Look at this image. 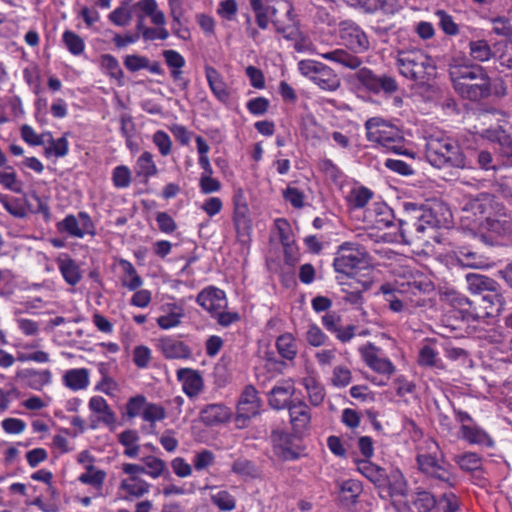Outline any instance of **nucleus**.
I'll list each match as a JSON object with an SVG mask.
<instances>
[{
    "mask_svg": "<svg viewBox=\"0 0 512 512\" xmlns=\"http://www.w3.org/2000/svg\"><path fill=\"white\" fill-rule=\"evenodd\" d=\"M357 470L369 481H371L378 489L383 486L385 481L384 475L386 473L383 468L365 459L357 461Z\"/></svg>",
    "mask_w": 512,
    "mask_h": 512,
    "instance_id": "473e14b6",
    "label": "nucleus"
},
{
    "mask_svg": "<svg viewBox=\"0 0 512 512\" xmlns=\"http://www.w3.org/2000/svg\"><path fill=\"white\" fill-rule=\"evenodd\" d=\"M399 90V85L395 77L382 74L378 75L374 94H380L381 92L385 95H392Z\"/></svg>",
    "mask_w": 512,
    "mask_h": 512,
    "instance_id": "864d4df0",
    "label": "nucleus"
},
{
    "mask_svg": "<svg viewBox=\"0 0 512 512\" xmlns=\"http://www.w3.org/2000/svg\"><path fill=\"white\" fill-rule=\"evenodd\" d=\"M318 55L325 60L334 62L352 70L360 68L363 63L361 58L342 48H337L326 52H319Z\"/></svg>",
    "mask_w": 512,
    "mask_h": 512,
    "instance_id": "b1692460",
    "label": "nucleus"
},
{
    "mask_svg": "<svg viewBox=\"0 0 512 512\" xmlns=\"http://www.w3.org/2000/svg\"><path fill=\"white\" fill-rule=\"evenodd\" d=\"M196 302L212 316L227 306L224 291L215 287H209L202 290L197 295Z\"/></svg>",
    "mask_w": 512,
    "mask_h": 512,
    "instance_id": "2eb2a0df",
    "label": "nucleus"
},
{
    "mask_svg": "<svg viewBox=\"0 0 512 512\" xmlns=\"http://www.w3.org/2000/svg\"><path fill=\"white\" fill-rule=\"evenodd\" d=\"M407 216L399 220V233L403 243L412 244L420 240L428 228L449 227L452 213L441 201H432L425 205L406 203Z\"/></svg>",
    "mask_w": 512,
    "mask_h": 512,
    "instance_id": "f257e3e1",
    "label": "nucleus"
},
{
    "mask_svg": "<svg viewBox=\"0 0 512 512\" xmlns=\"http://www.w3.org/2000/svg\"><path fill=\"white\" fill-rule=\"evenodd\" d=\"M276 349L282 358L289 361L294 360L298 353V346L293 334L286 332L280 335L276 339Z\"/></svg>",
    "mask_w": 512,
    "mask_h": 512,
    "instance_id": "f704fd0d",
    "label": "nucleus"
},
{
    "mask_svg": "<svg viewBox=\"0 0 512 512\" xmlns=\"http://www.w3.org/2000/svg\"><path fill=\"white\" fill-rule=\"evenodd\" d=\"M86 472L78 477V481L82 484L89 485L94 489L101 491L106 479V472L96 468L94 465L85 466Z\"/></svg>",
    "mask_w": 512,
    "mask_h": 512,
    "instance_id": "c9c22d12",
    "label": "nucleus"
},
{
    "mask_svg": "<svg viewBox=\"0 0 512 512\" xmlns=\"http://www.w3.org/2000/svg\"><path fill=\"white\" fill-rule=\"evenodd\" d=\"M111 180L115 188H128L132 182V172L126 165H118L112 170Z\"/></svg>",
    "mask_w": 512,
    "mask_h": 512,
    "instance_id": "a18cd8bd",
    "label": "nucleus"
},
{
    "mask_svg": "<svg viewBox=\"0 0 512 512\" xmlns=\"http://www.w3.org/2000/svg\"><path fill=\"white\" fill-rule=\"evenodd\" d=\"M459 437L470 444L493 446V440L488 433L477 424L460 426Z\"/></svg>",
    "mask_w": 512,
    "mask_h": 512,
    "instance_id": "c85d7f7f",
    "label": "nucleus"
},
{
    "mask_svg": "<svg viewBox=\"0 0 512 512\" xmlns=\"http://www.w3.org/2000/svg\"><path fill=\"white\" fill-rule=\"evenodd\" d=\"M368 141L378 144L387 151L402 153L403 135L398 127L381 117H372L365 122Z\"/></svg>",
    "mask_w": 512,
    "mask_h": 512,
    "instance_id": "39448f33",
    "label": "nucleus"
},
{
    "mask_svg": "<svg viewBox=\"0 0 512 512\" xmlns=\"http://www.w3.org/2000/svg\"><path fill=\"white\" fill-rule=\"evenodd\" d=\"M120 266L124 272V276L121 279L122 286L130 291H136L139 289L143 284V280L138 275L132 263L127 260H121Z\"/></svg>",
    "mask_w": 512,
    "mask_h": 512,
    "instance_id": "ea45409f",
    "label": "nucleus"
},
{
    "mask_svg": "<svg viewBox=\"0 0 512 512\" xmlns=\"http://www.w3.org/2000/svg\"><path fill=\"white\" fill-rule=\"evenodd\" d=\"M233 221L237 234L239 236H247L251 231L249 207L240 206V208H234Z\"/></svg>",
    "mask_w": 512,
    "mask_h": 512,
    "instance_id": "37998d69",
    "label": "nucleus"
},
{
    "mask_svg": "<svg viewBox=\"0 0 512 512\" xmlns=\"http://www.w3.org/2000/svg\"><path fill=\"white\" fill-rule=\"evenodd\" d=\"M395 59L399 73L418 85L429 83L436 75L435 62L422 49L399 50Z\"/></svg>",
    "mask_w": 512,
    "mask_h": 512,
    "instance_id": "7ed1b4c3",
    "label": "nucleus"
},
{
    "mask_svg": "<svg viewBox=\"0 0 512 512\" xmlns=\"http://www.w3.org/2000/svg\"><path fill=\"white\" fill-rule=\"evenodd\" d=\"M177 378L182 383L184 393L190 398L197 396L203 388V379L196 370L181 368L177 371Z\"/></svg>",
    "mask_w": 512,
    "mask_h": 512,
    "instance_id": "5701e85b",
    "label": "nucleus"
},
{
    "mask_svg": "<svg viewBox=\"0 0 512 512\" xmlns=\"http://www.w3.org/2000/svg\"><path fill=\"white\" fill-rule=\"evenodd\" d=\"M311 405L317 407L322 404L325 398L324 387L313 377H306L302 380Z\"/></svg>",
    "mask_w": 512,
    "mask_h": 512,
    "instance_id": "a19ab883",
    "label": "nucleus"
},
{
    "mask_svg": "<svg viewBox=\"0 0 512 512\" xmlns=\"http://www.w3.org/2000/svg\"><path fill=\"white\" fill-rule=\"evenodd\" d=\"M481 300L484 306L487 307L486 311L489 318L499 315L505 304L504 297L498 292L496 287L481 295Z\"/></svg>",
    "mask_w": 512,
    "mask_h": 512,
    "instance_id": "e433bc0d",
    "label": "nucleus"
},
{
    "mask_svg": "<svg viewBox=\"0 0 512 512\" xmlns=\"http://www.w3.org/2000/svg\"><path fill=\"white\" fill-rule=\"evenodd\" d=\"M361 493V483L357 480L349 479L341 484L339 498L344 505L349 506L357 502V499Z\"/></svg>",
    "mask_w": 512,
    "mask_h": 512,
    "instance_id": "4c0bfd02",
    "label": "nucleus"
},
{
    "mask_svg": "<svg viewBox=\"0 0 512 512\" xmlns=\"http://www.w3.org/2000/svg\"><path fill=\"white\" fill-rule=\"evenodd\" d=\"M503 207V203L499 202L493 194L483 192L466 197L462 211L466 214L465 218H470L472 215L475 217L474 221L481 226L497 212L502 211Z\"/></svg>",
    "mask_w": 512,
    "mask_h": 512,
    "instance_id": "423d86ee",
    "label": "nucleus"
},
{
    "mask_svg": "<svg viewBox=\"0 0 512 512\" xmlns=\"http://www.w3.org/2000/svg\"><path fill=\"white\" fill-rule=\"evenodd\" d=\"M16 377L23 381L27 387L38 391L52 382V373L48 369H21L17 371Z\"/></svg>",
    "mask_w": 512,
    "mask_h": 512,
    "instance_id": "412c9836",
    "label": "nucleus"
},
{
    "mask_svg": "<svg viewBox=\"0 0 512 512\" xmlns=\"http://www.w3.org/2000/svg\"><path fill=\"white\" fill-rule=\"evenodd\" d=\"M466 281L469 291L474 295H483L487 291L494 289L497 283L484 275L469 273L466 275Z\"/></svg>",
    "mask_w": 512,
    "mask_h": 512,
    "instance_id": "72a5a7b5",
    "label": "nucleus"
},
{
    "mask_svg": "<svg viewBox=\"0 0 512 512\" xmlns=\"http://www.w3.org/2000/svg\"><path fill=\"white\" fill-rule=\"evenodd\" d=\"M287 409L294 436L303 437L311 427L312 415L309 405L302 400H296Z\"/></svg>",
    "mask_w": 512,
    "mask_h": 512,
    "instance_id": "9b49d317",
    "label": "nucleus"
},
{
    "mask_svg": "<svg viewBox=\"0 0 512 512\" xmlns=\"http://www.w3.org/2000/svg\"><path fill=\"white\" fill-rule=\"evenodd\" d=\"M57 231L60 234H66L73 238H83L85 235L94 236V223L86 212H79L77 216L67 215L63 220L56 224Z\"/></svg>",
    "mask_w": 512,
    "mask_h": 512,
    "instance_id": "9d476101",
    "label": "nucleus"
},
{
    "mask_svg": "<svg viewBox=\"0 0 512 512\" xmlns=\"http://www.w3.org/2000/svg\"><path fill=\"white\" fill-rule=\"evenodd\" d=\"M435 497L428 491H419L416 493L413 504L419 512H429L436 506Z\"/></svg>",
    "mask_w": 512,
    "mask_h": 512,
    "instance_id": "052dcab7",
    "label": "nucleus"
},
{
    "mask_svg": "<svg viewBox=\"0 0 512 512\" xmlns=\"http://www.w3.org/2000/svg\"><path fill=\"white\" fill-rule=\"evenodd\" d=\"M487 307L484 306L481 295H474L471 298V308L467 315V321H480L489 318L486 311Z\"/></svg>",
    "mask_w": 512,
    "mask_h": 512,
    "instance_id": "4d7b16f0",
    "label": "nucleus"
},
{
    "mask_svg": "<svg viewBox=\"0 0 512 512\" xmlns=\"http://www.w3.org/2000/svg\"><path fill=\"white\" fill-rule=\"evenodd\" d=\"M418 467L427 477L438 480L452 487L456 483V476L451 472L450 465L443 459L432 454H419L416 458Z\"/></svg>",
    "mask_w": 512,
    "mask_h": 512,
    "instance_id": "1a4fd4ad",
    "label": "nucleus"
},
{
    "mask_svg": "<svg viewBox=\"0 0 512 512\" xmlns=\"http://www.w3.org/2000/svg\"><path fill=\"white\" fill-rule=\"evenodd\" d=\"M157 348L166 359H189L192 355V350L186 343L171 336L159 338Z\"/></svg>",
    "mask_w": 512,
    "mask_h": 512,
    "instance_id": "dca6fc26",
    "label": "nucleus"
},
{
    "mask_svg": "<svg viewBox=\"0 0 512 512\" xmlns=\"http://www.w3.org/2000/svg\"><path fill=\"white\" fill-rule=\"evenodd\" d=\"M63 42L68 51L73 55H80L85 49V43L83 39L75 32L67 30L62 36Z\"/></svg>",
    "mask_w": 512,
    "mask_h": 512,
    "instance_id": "603ef678",
    "label": "nucleus"
},
{
    "mask_svg": "<svg viewBox=\"0 0 512 512\" xmlns=\"http://www.w3.org/2000/svg\"><path fill=\"white\" fill-rule=\"evenodd\" d=\"M425 156L427 161L436 168H473L459 144L450 137H429L426 142Z\"/></svg>",
    "mask_w": 512,
    "mask_h": 512,
    "instance_id": "20e7f679",
    "label": "nucleus"
},
{
    "mask_svg": "<svg viewBox=\"0 0 512 512\" xmlns=\"http://www.w3.org/2000/svg\"><path fill=\"white\" fill-rule=\"evenodd\" d=\"M435 15L438 18L440 28L445 34L451 36L458 34V25L455 23L451 15L444 10H437Z\"/></svg>",
    "mask_w": 512,
    "mask_h": 512,
    "instance_id": "e2e57ef3",
    "label": "nucleus"
},
{
    "mask_svg": "<svg viewBox=\"0 0 512 512\" xmlns=\"http://www.w3.org/2000/svg\"><path fill=\"white\" fill-rule=\"evenodd\" d=\"M0 204L15 218H24L27 215L23 202L18 198L0 194Z\"/></svg>",
    "mask_w": 512,
    "mask_h": 512,
    "instance_id": "c03bdc74",
    "label": "nucleus"
},
{
    "mask_svg": "<svg viewBox=\"0 0 512 512\" xmlns=\"http://www.w3.org/2000/svg\"><path fill=\"white\" fill-rule=\"evenodd\" d=\"M295 386L292 380L278 381L267 394L269 406L274 410H283L293 403Z\"/></svg>",
    "mask_w": 512,
    "mask_h": 512,
    "instance_id": "ddd939ff",
    "label": "nucleus"
},
{
    "mask_svg": "<svg viewBox=\"0 0 512 512\" xmlns=\"http://www.w3.org/2000/svg\"><path fill=\"white\" fill-rule=\"evenodd\" d=\"M313 82L321 89L327 91H335L340 86L337 74L325 64L323 67H320V71Z\"/></svg>",
    "mask_w": 512,
    "mask_h": 512,
    "instance_id": "58836bf2",
    "label": "nucleus"
},
{
    "mask_svg": "<svg viewBox=\"0 0 512 512\" xmlns=\"http://www.w3.org/2000/svg\"><path fill=\"white\" fill-rule=\"evenodd\" d=\"M448 303L456 310H458L464 319H467L469 309L471 308V298L456 292L450 291L446 294Z\"/></svg>",
    "mask_w": 512,
    "mask_h": 512,
    "instance_id": "49530a36",
    "label": "nucleus"
},
{
    "mask_svg": "<svg viewBox=\"0 0 512 512\" xmlns=\"http://www.w3.org/2000/svg\"><path fill=\"white\" fill-rule=\"evenodd\" d=\"M210 499L220 511L230 512L236 508L235 497L226 490L211 494Z\"/></svg>",
    "mask_w": 512,
    "mask_h": 512,
    "instance_id": "de8ad7c7",
    "label": "nucleus"
},
{
    "mask_svg": "<svg viewBox=\"0 0 512 512\" xmlns=\"http://www.w3.org/2000/svg\"><path fill=\"white\" fill-rule=\"evenodd\" d=\"M89 410L97 415L96 421H93L91 427L97 428L99 424L113 427L116 424V414L110 408L107 401L102 396H93L88 402Z\"/></svg>",
    "mask_w": 512,
    "mask_h": 512,
    "instance_id": "f3484780",
    "label": "nucleus"
},
{
    "mask_svg": "<svg viewBox=\"0 0 512 512\" xmlns=\"http://www.w3.org/2000/svg\"><path fill=\"white\" fill-rule=\"evenodd\" d=\"M144 467H146V475L153 479H157L167 470L166 463L155 456H147L143 459Z\"/></svg>",
    "mask_w": 512,
    "mask_h": 512,
    "instance_id": "6e6d98bb",
    "label": "nucleus"
},
{
    "mask_svg": "<svg viewBox=\"0 0 512 512\" xmlns=\"http://www.w3.org/2000/svg\"><path fill=\"white\" fill-rule=\"evenodd\" d=\"M63 383L73 391L84 390L90 384V373L87 368L69 369L63 375Z\"/></svg>",
    "mask_w": 512,
    "mask_h": 512,
    "instance_id": "7c9ffc66",
    "label": "nucleus"
},
{
    "mask_svg": "<svg viewBox=\"0 0 512 512\" xmlns=\"http://www.w3.org/2000/svg\"><path fill=\"white\" fill-rule=\"evenodd\" d=\"M436 512H457L459 502L453 493H445L436 502Z\"/></svg>",
    "mask_w": 512,
    "mask_h": 512,
    "instance_id": "338daca9",
    "label": "nucleus"
},
{
    "mask_svg": "<svg viewBox=\"0 0 512 512\" xmlns=\"http://www.w3.org/2000/svg\"><path fill=\"white\" fill-rule=\"evenodd\" d=\"M306 340L311 346L320 347L326 344L328 336L316 324H311L306 332Z\"/></svg>",
    "mask_w": 512,
    "mask_h": 512,
    "instance_id": "774afa93",
    "label": "nucleus"
},
{
    "mask_svg": "<svg viewBox=\"0 0 512 512\" xmlns=\"http://www.w3.org/2000/svg\"><path fill=\"white\" fill-rule=\"evenodd\" d=\"M118 440L125 447L124 455L130 458L138 456L140 446L137 444L139 435L136 430L128 429L121 432L118 436Z\"/></svg>",
    "mask_w": 512,
    "mask_h": 512,
    "instance_id": "79ce46f5",
    "label": "nucleus"
},
{
    "mask_svg": "<svg viewBox=\"0 0 512 512\" xmlns=\"http://www.w3.org/2000/svg\"><path fill=\"white\" fill-rule=\"evenodd\" d=\"M469 49L471 57L476 61L484 62L492 56L491 48L485 40L471 41Z\"/></svg>",
    "mask_w": 512,
    "mask_h": 512,
    "instance_id": "3c124183",
    "label": "nucleus"
},
{
    "mask_svg": "<svg viewBox=\"0 0 512 512\" xmlns=\"http://www.w3.org/2000/svg\"><path fill=\"white\" fill-rule=\"evenodd\" d=\"M448 72L454 89L463 98L477 101L490 95V79L482 66L454 58Z\"/></svg>",
    "mask_w": 512,
    "mask_h": 512,
    "instance_id": "f03ea898",
    "label": "nucleus"
},
{
    "mask_svg": "<svg viewBox=\"0 0 512 512\" xmlns=\"http://www.w3.org/2000/svg\"><path fill=\"white\" fill-rule=\"evenodd\" d=\"M339 35L344 44L355 53L365 52L369 48L365 32L352 21L340 23Z\"/></svg>",
    "mask_w": 512,
    "mask_h": 512,
    "instance_id": "f8f14e48",
    "label": "nucleus"
},
{
    "mask_svg": "<svg viewBox=\"0 0 512 512\" xmlns=\"http://www.w3.org/2000/svg\"><path fill=\"white\" fill-rule=\"evenodd\" d=\"M366 257L367 253L360 244L344 242L336 252L333 267L338 273L351 275Z\"/></svg>",
    "mask_w": 512,
    "mask_h": 512,
    "instance_id": "0eeeda50",
    "label": "nucleus"
},
{
    "mask_svg": "<svg viewBox=\"0 0 512 512\" xmlns=\"http://www.w3.org/2000/svg\"><path fill=\"white\" fill-rule=\"evenodd\" d=\"M166 411L164 407L155 403H147L142 411V418L144 421L155 424L157 421L165 419Z\"/></svg>",
    "mask_w": 512,
    "mask_h": 512,
    "instance_id": "bf43d9fd",
    "label": "nucleus"
},
{
    "mask_svg": "<svg viewBox=\"0 0 512 512\" xmlns=\"http://www.w3.org/2000/svg\"><path fill=\"white\" fill-rule=\"evenodd\" d=\"M108 19L116 26L125 27L129 25L132 15L126 5H121L108 15Z\"/></svg>",
    "mask_w": 512,
    "mask_h": 512,
    "instance_id": "69168bd1",
    "label": "nucleus"
},
{
    "mask_svg": "<svg viewBox=\"0 0 512 512\" xmlns=\"http://www.w3.org/2000/svg\"><path fill=\"white\" fill-rule=\"evenodd\" d=\"M373 193L365 187L354 188L347 196V201L353 208H363L372 198Z\"/></svg>",
    "mask_w": 512,
    "mask_h": 512,
    "instance_id": "09e8293b",
    "label": "nucleus"
},
{
    "mask_svg": "<svg viewBox=\"0 0 512 512\" xmlns=\"http://www.w3.org/2000/svg\"><path fill=\"white\" fill-rule=\"evenodd\" d=\"M162 314L156 319L157 325L163 330L178 327L185 316L184 307L176 302L161 305Z\"/></svg>",
    "mask_w": 512,
    "mask_h": 512,
    "instance_id": "a211bd4d",
    "label": "nucleus"
},
{
    "mask_svg": "<svg viewBox=\"0 0 512 512\" xmlns=\"http://www.w3.org/2000/svg\"><path fill=\"white\" fill-rule=\"evenodd\" d=\"M152 142L158 148L162 156H168L172 150V141L170 136L163 130L156 131L152 136Z\"/></svg>",
    "mask_w": 512,
    "mask_h": 512,
    "instance_id": "0e129e2a",
    "label": "nucleus"
},
{
    "mask_svg": "<svg viewBox=\"0 0 512 512\" xmlns=\"http://www.w3.org/2000/svg\"><path fill=\"white\" fill-rule=\"evenodd\" d=\"M480 227L495 235H505L512 232V218L506 213L504 206L502 211L497 212Z\"/></svg>",
    "mask_w": 512,
    "mask_h": 512,
    "instance_id": "cd10ccee",
    "label": "nucleus"
},
{
    "mask_svg": "<svg viewBox=\"0 0 512 512\" xmlns=\"http://www.w3.org/2000/svg\"><path fill=\"white\" fill-rule=\"evenodd\" d=\"M56 263L67 284L75 286L80 282L82 274L78 264L72 258L63 254L56 259Z\"/></svg>",
    "mask_w": 512,
    "mask_h": 512,
    "instance_id": "bb28decb",
    "label": "nucleus"
},
{
    "mask_svg": "<svg viewBox=\"0 0 512 512\" xmlns=\"http://www.w3.org/2000/svg\"><path fill=\"white\" fill-rule=\"evenodd\" d=\"M352 381V373L350 369L344 365L334 367L330 379L331 384L337 388H344Z\"/></svg>",
    "mask_w": 512,
    "mask_h": 512,
    "instance_id": "5fc2aeb1",
    "label": "nucleus"
},
{
    "mask_svg": "<svg viewBox=\"0 0 512 512\" xmlns=\"http://www.w3.org/2000/svg\"><path fill=\"white\" fill-rule=\"evenodd\" d=\"M284 9L286 10V20L283 21L276 16L277 8H272L270 11L254 12L256 17V23L259 28L266 29L269 24V17H272V23L276 31L283 35L286 39H295L298 35V29L296 27L295 16L293 14V8L287 2L283 3Z\"/></svg>",
    "mask_w": 512,
    "mask_h": 512,
    "instance_id": "6e6552de",
    "label": "nucleus"
},
{
    "mask_svg": "<svg viewBox=\"0 0 512 512\" xmlns=\"http://www.w3.org/2000/svg\"><path fill=\"white\" fill-rule=\"evenodd\" d=\"M384 478L383 486L379 489L382 498L403 496L405 494L407 483L400 470L393 469L389 474L385 473Z\"/></svg>",
    "mask_w": 512,
    "mask_h": 512,
    "instance_id": "4be33fe9",
    "label": "nucleus"
},
{
    "mask_svg": "<svg viewBox=\"0 0 512 512\" xmlns=\"http://www.w3.org/2000/svg\"><path fill=\"white\" fill-rule=\"evenodd\" d=\"M119 489L126 493L124 499L141 498L151 490V484L141 476L127 477L120 481Z\"/></svg>",
    "mask_w": 512,
    "mask_h": 512,
    "instance_id": "393cba45",
    "label": "nucleus"
},
{
    "mask_svg": "<svg viewBox=\"0 0 512 512\" xmlns=\"http://www.w3.org/2000/svg\"><path fill=\"white\" fill-rule=\"evenodd\" d=\"M454 460L462 470L468 472L476 471L480 469L482 465L480 456L474 452H466L462 455L455 456Z\"/></svg>",
    "mask_w": 512,
    "mask_h": 512,
    "instance_id": "8fccbe9b",
    "label": "nucleus"
},
{
    "mask_svg": "<svg viewBox=\"0 0 512 512\" xmlns=\"http://www.w3.org/2000/svg\"><path fill=\"white\" fill-rule=\"evenodd\" d=\"M134 172L135 176L139 178L142 183H148L151 177L158 174V168L151 152L144 151L137 158L134 166Z\"/></svg>",
    "mask_w": 512,
    "mask_h": 512,
    "instance_id": "a878e982",
    "label": "nucleus"
},
{
    "mask_svg": "<svg viewBox=\"0 0 512 512\" xmlns=\"http://www.w3.org/2000/svg\"><path fill=\"white\" fill-rule=\"evenodd\" d=\"M232 411L222 403L204 406L199 413L201 422L206 426H216L230 420Z\"/></svg>",
    "mask_w": 512,
    "mask_h": 512,
    "instance_id": "aec40b11",
    "label": "nucleus"
},
{
    "mask_svg": "<svg viewBox=\"0 0 512 512\" xmlns=\"http://www.w3.org/2000/svg\"><path fill=\"white\" fill-rule=\"evenodd\" d=\"M45 142L49 143L46 153H52L56 157H64L68 153V141L65 137L54 139L51 133H46Z\"/></svg>",
    "mask_w": 512,
    "mask_h": 512,
    "instance_id": "13d9d810",
    "label": "nucleus"
},
{
    "mask_svg": "<svg viewBox=\"0 0 512 512\" xmlns=\"http://www.w3.org/2000/svg\"><path fill=\"white\" fill-rule=\"evenodd\" d=\"M205 75L209 87L215 97L221 102H227L230 95L219 72L215 68L207 66L205 68Z\"/></svg>",
    "mask_w": 512,
    "mask_h": 512,
    "instance_id": "2f4dec72",
    "label": "nucleus"
},
{
    "mask_svg": "<svg viewBox=\"0 0 512 512\" xmlns=\"http://www.w3.org/2000/svg\"><path fill=\"white\" fill-rule=\"evenodd\" d=\"M358 82L369 92L374 94L378 75L367 67L360 68L356 73Z\"/></svg>",
    "mask_w": 512,
    "mask_h": 512,
    "instance_id": "680f3d73",
    "label": "nucleus"
},
{
    "mask_svg": "<svg viewBox=\"0 0 512 512\" xmlns=\"http://www.w3.org/2000/svg\"><path fill=\"white\" fill-rule=\"evenodd\" d=\"M436 343L437 339L435 338L424 339L421 347L419 348L417 356V363L419 366L425 368H436L440 370L445 369V365L439 357V353L435 347Z\"/></svg>",
    "mask_w": 512,
    "mask_h": 512,
    "instance_id": "6ab92c4d",
    "label": "nucleus"
},
{
    "mask_svg": "<svg viewBox=\"0 0 512 512\" xmlns=\"http://www.w3.org/2000/svg\"><path fill=\"white\" fill-rule=\"evenodd\" d=\"M261 408V400L258 392L253 385L244 387L237 404V418L251 419L259 414Z\"/></svg>",
    "mask_w": 512,
    "mask_h": 512,
    "instance_id": "4468645a",
    "label": "nucleus"
},
{
    "mask_svg": "<svg viewBox=\"0 0 512 512\" xmlns=\"http://www.w3.org/2000/svg\"><path fill=\"white\" fill-rule=\"evenodd\" d=\"M293 435L294 434L279 428L273 429L271 432L270 438L274 447L281 450V455L286 460L297 458V454L291 449Z\"/></svg>",
    "mask_w": 512,
    "mask_h": 512,
    "instance_id": "c756f323",
    "label": "nucleus"
}]
</instances>
